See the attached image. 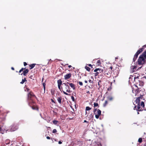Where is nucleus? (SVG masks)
Masks as SVG:
<instances>
[{"mask_svg": "<svg viewBox=\"0 0 146 146\" xmlns=\"http://www.w3.org/2000/svg\"><path fill=\"white\" fill-rule=\"evenodd\" d=\"M144 50V48H141L139 49V50H138L137 51V52L135 54H137V55H139L140 53L142 52L143 50Z\"/></svg>", "mask_w": 146, "mask_h": 146, "instance_id": "obj_11", "label": "nucleus"}, {"mask_svg": "<svg viewBox=\"0 0 146 146\" xmlns=\"http://www.w3.org/2000/svg\"><path fill=\"white\" fill-rule=\"evenodd\" d=\"M108 104V102L107 100L105 101L104 103L103 104V106L104 107H106Z\"/></svg>", "mask_w": 146, "mask_h": 146, "instance_id": "obj_28", "label": "nucleus"}, {"mask_svg": "<svg viewBox=\"0 0 146 146\" xmlns=\"http://www.w3.org/2000/svg\"><path fill=\"white\" fill-rule=\"evenodd\" d=\"M138 56V55L137 54H135L134 55V57L133 59V61L134 62H135Z\"/></svg>", "mask_w": 146, "mask_h": 146, "instance_id": "obj_14", "label": "nucleus"}, {"mask_svg": "<svg viewBox=\"0 0 146 146\" xmlns=\"http://www.w3.org/2000/svg\"><path fill=\"white\" fill-rule=\"evenodd\" d=\"M136 87H137V88H138V87H137V86L136 85Z\"/></svg>", "mask_w": 146, "mask_h": 146, "instance_id": "obj_58", "label": "nucleus"}, {"mask_svg": "<svg viewBox=\"0 0 146 146\" xmlns=\"http://www.w3.org/2000/svg\"><path fill=\"white\" fill-rule=\"evenodd\" d=\"M108 99L109 100L111 101L113 100V98L111 96H109L108 97Z\"/></svg>", "mask_w": 146, "mask_h": 146, "instance_id": "obj_30", "label": "nucleus"}, {"mask_svg": "<svg viewBox=\"0 0 146 146\" xmlns=\"http://www.w3.org/2000/svg\"><path fill=\"white\" fill-rule=\"evenodd\" d=\"M85 68L86 70L88 71H90V68L86 66L85 67Z\"/></svg>", "mask_w": 146, "mask_h": 146, "instance_id": "obj_24", "label": "nucleus"}, {"mask_svg": "<svg viewBox=\"0 0 146 146\" xmlns=\"http://www.w3.org/2000/svg\"><path fill=\"white\" fill-rule=\"evenodd\" d=\"M2 126H1V125H0V133H1L3 134V131L2 130Z\"/></svg>", "mask_w": 146, "mask_h": 146, "instance_id": "obj_31", "label": "nucleus"}, {"mask_svg": "<svg viewBox=\"0 0 146 146\" xmlns=\"http://www.w3.org/2000/svg\"><path fill=\"white\" fill-rule=\"evenodd\" d=\"M71 75H72L71 73L67 74L64 76L65 79L67 80V79H69V78L71 77Z\"/></svg>", "mask_w": 146, "mask_h": 146, "instance_id": "obj_12", "label": "nucleus"}, {"mask_svg": "<svg viewBox=\"0 0 146 146\" xmlns=\"http://www.w3.org/2000/svg\"><path fill=\"white\" fill-rule=\"evenodd\" d=\"M57 131L55 129H54L53 130V131H52V133H56L57 132Z\"/></svg>", "mask_w": 146, "mask_h": 146, "instance_id": "obj_36", "label": "nucleus"}, {"mask_svg": "<svg viewBox=\"0 0 146 146\" xmlns=\"http://www.w3.org/2000/svg\"><path fill=\"white\" fill-rule=\"evenodd\" d=\"M100 116V115H98L96 114L95 115L96 118L97 119H98L99 118Z\"/></svg>", "mask_w": 146, "mask_h": 146, "instance_id": "obj_38", "label": "nucleus"}, {"mask_svg": "<svg viewBox=\"0 0 146 146\" xmlns=\"http://www.w3.org/2000/svg\"><path fill=\"white\" fill-rule=\"evenodd\" d=\"M78 83L79 84L80 86H82L83 85V83L82 82L80 81L78 82Z\"/></svg>", "mask_w": 146, "mask_h": 146, "instance_id": "obj_34", "label": "nucleus"}, {"mask_svg": "<svg viewBox=\"0 0 146 146\" xmlns=\"http://www.w3.org/2000/svg\"><path fill=\"white\" fill-rule=\"evenodd\" d=\"M136 67L135 66H131V68L133 70V71L134 72L135 71Z\"/></svg>", "mask_w": 146, "mask_h": 146, "instance_id": "obj_21", "label": "nucleus"}, {"mask_svg": "<svg viewBox=\"0 0 146 146\" xmlns=\"http://www.w3.org/2000/svg\"><path fill=\"white\" fill-rule=\"evenodd\" d=\"M23 63H24V65L25 66H26L27 65V63L25 62H24Z\"/></svg>", "mask_w": 146, "mask_h": 146, "instance_id": "obj_41", "label": "nucleus"}, {"mask_svg": "<svg viewBox=\"0 0 146 146\" xmlns=\"http://www.w3.org/2000/svg\"><path fill=\"white\" fill-rule=\"evenodd\" d=\"M97 114L98 115H101V111L99 109H98L97 110Z\"/></svg>", "mask_w": 146, "mask_h": 146, "instance_id": "obj_20", "label": "nucleus"}, {"mask_svg": "<svg viewBox=\"0 0 146 146\" xmlns=\"http://www.w3.org/2000/svg\"><path fill=\"white\" fill-rule=\"evenodd\" d=\"M84 123H85V122H87V123L88 122V121H86V120H84Z\"/></svg>", "mask_w": 146, "mask_h": 146, "instance_id": "obj_50", "label": "nucleus"}, {"mask_svg": "<svg viewBox=\"0 0 146 146\" xmlns=\"http://www.w3.org/2000/svg\"><path fill=\"white\" fill-rule=\"evenodd\" d=\"M68 67L69 68H71V67H72V66L70 65H69L68 66Z\"/></svg>", "mask_w": 146, "mask_h": 146, "instance_id": "obj_51", "label": "nucleus"}, {"mask_svg": "<svg viewBox=\"0 0 146 146\" xmlns=\"http://www.w3.org/2000/svg\"><path fill=\"white\" fill-rule=\"evenodd\" d=\"M63 84L64 85L61 87L62 91L64 94L66 95L70 96V94H68L65 92V91H66V92L68 93H70L71 92L70 87L67 83H63Z\"/></svg>", "mask_w": 146, "mask_h": 146, "instance_id": "obj_2", "label": "nucleus"}, {"mask_svg": "<svg viewBox=\"0 0 146 146\" xmlns=\"http://www.w3.org/2000/svg\"><path fill=\"white\" fill-rule=\"evenodd\" d=\"M46 138H47V139H50V137H49V136H47V137H46ZM52 139V138H51V139Z\"/></svg>", "mask_w": 146, "mask_h": 146, "instance_id": "obj_40", "label": "nucleus"}, {"mask_svg": "<svg viewBox=\"0 0 146 146\" xmlns=\"http://www.w3.org/2000/svg\"><path fill=\"white\" fill-rule=\"evenodd\" d=\"M145 59L141 55L137 61L138 64L139 65H141L144 64L145 63Z\"/></svg>", "mask_w": 146, "mask_h": 146, "instance_id": "obj_5", "label": "nucleus"}, {"mask_svg": "<svg viewBox=\"0 0 146 146\" xmlns=\"http://www.w3.org/2000/svg\"><path fill=\"white\" fill-rule=\"evenodd\" d=\"M142 139L141 138H140L139 139L138 141L139 143H141L142 142Z\"/></svg>", "mask_w": 146, "mask_h": 146, "instance_id": "obj_33", "label": "nucleus"}, {"mask_svg": "<svg viewBox=\"0 0 146 146\" xmlns=\"http://www.w3.org/2000/svg\"><path fill=\"white\" fill-rule=\"evenodd\" d=\"M36 64H33L30 65H29V66L30 67V69L31 70L35 66Z\"/></svg>", "mask_w": 146, "mask_h": 146, "instance_id": "obj_15", "label": "nucleus"}, {"mask_svg": "<svg viewBox=\"0 0 146 146\" xmlns=\"http://www.w3.org/2000/svg\"><path fill=\"white\" fill-rule=\"evenodd\" d=\"M139 114V112H137V114Z\"/></svg>", "mask_w": 146, "mask_h": 146, "instance_id": "obj_57", "label": "nucleus"}, {"mask_svg": "<svg viewBox=\"0 0 146 146\" xmlns=\"http://www.w3.org/2000/svg\"><path fill=\"white\" fill-rule=\"evenodd\" d=\"M66 65H68V64H66Z\"/></svg>", "mask_w": 146, "mask_h": 146, "instance_id": "obj_60", "label": "nucleus"}, {"mask_svg": "<svg viewBox=\"0 0 146 146\" xmlns=\"http://www.w3.org/2000/svg\"><path fill=\"white\" fill-rule=\"evenodd\" d=\"M29 70L28 69H27L26 70H25L21 74V75L23 74L24 76H26L27 75V74L29 72Z\"/></svg>", "mask_w": 146, "mask_h": 146, "instance_id": "obj_13", "label": "nucleus"}, {"mask_svg": "<svg viewBox=\"0 0 146 146\" xmlns=\"http://www.w3.org/2000/svg\"><path fill=\"white\" fill-rule=\"evenodd\" d=\"M61 100L62 97H58L57 98V100L58 102L59 103H60V104H61L62 103Z\"/></svg>", "mask_w": 146, "mask_h": 146, "instance_id": "obj_16", "label": "nucleus"}, {"mask_svg": "<svg viewBox=\"0 0 146 146\" xmlns=\"http://www.w3.org/2000/svg\"><path fill=\"white\" fill-rule=\"evenodd\" d=\"M94 108H96V107L99 106V105L98 103H94Z\"/></svg>", "mask_w": 146, "mask_h": 146, "instance_id": "obj_29", "label": "nucleus"}, {"mask_svg": "<svg viewBox=\"0 0 146 146\" xmlns=\"http://www.w3.org/2000/svg\"><path fill=\"white\" fill-rule=\"evenodd\" d=\"M97 109H96V108L94 109V113H95V112L96 111H97Z\"/></svg>", "mask_w": 146, "mask_h": 146, "instance_id": "obj_43", "label": "nucleus"}, {"mask_svg": "<svg viewBox=\"0 0 146 146\" xmlns=\"http://www.w3.org/2000/svg\"><path fill=\"white\" fill-rule=\"evenodd\" d=\"M87 93H89V91L87 92Z\"/></svg>", "mask_w": 146, "mask_h": 146, "instance_id": "obj_56", "label": "nucleus"}, {"mask_svg": "<svg viewBox=\"0 0 146 146\" xmlns=\"http://www.w3.org/2000/svg\"><path fill=\"white\" fill-rule=\"evenodd\" d=\"M140 98L141 99V96L138 97L136 98L135 101V103L137 104V105L135 106L134 109L135 110V108L137 107V108L136 109V110L137 111H141L143 110V109H142V108H141L140 107Z\"/></svg>", "mask_w": 146, "mask_h": 146, "instance_id": "obj_3", "label": "nucleus"}, {"mask_svg": "<svg viewBox=\"0 0 146 146\" xmlns=\"http://www.w3.org/2000/svg\"><path fill=\"white\" fill-rule=\"evenodd\" d=\"M18 128L17 125L13 124L11 126V131H14L17 130Z\"/></svg>", "mask_w": 146, "mask_h": 146, "instance_id": "obj_8", "label": "nucleus"}, {"mask_svg": "<svg viewBox=\"0 0 146 146\" xmlns=\"http://www.w3.org/2000/svg\"><path fill=\"white\" fill-rule=\"evenodd\" d=\"M92 109L91 108H90L89 106H87L86 108V111H89L91 110Z\"/></svg>", "mask_w": 146, "mask_h": 146, "instance_id": "obj_26", "label": "nucleus"}, {"mask_svg": "<svg viewBox=\"0 0 146 146\" xmlns=\"http://www.w3.org/2000/svg\"><path fill=\"white\" fill-rule=\"evenodd\" d=\"M144 47L146 48V44L143 46L142 47V48H144Z\"/></svg>", "mask_w": 146, "mask_h": 146, "instance_id": "obj_47", "label": "nucleus"}, {"mask_svg": "<svg viewBox=\"0 0 146 146\" xmlns=\"http://www.w3.org/2000/svg\"><path fill=\"white\" fill-rule=\"evenodd\" d=\"M34 98L37 100V98L33 92L31 91L28 94L27 100L28 105H32V104L35 103V102L34 101Z\"/></svg>", "mask_w": 146, "mask_h": 146, "instance_id": "obj_1", "label": "nucleus"}, {"mask_svg": "<svg viewBox=\"0 0 146 146\" xmlns=\"http://www.w3.org/2000/svg\"><path fill=\"white\" fill-rule=\"evenodd\" d=\"M58 89L61 91H62L61 90V85H58Z\"/></svg>", "mask_w": 146, "mask_h": 146, "instance_id": "obj_39", "label": "nucleus"}, {"mask_svg": "<svg viewBox=\"0 0 146 146\" xmlns=\"http://www.w3.org/2000/svg\"><path fill=\"white\" fill-rule=\"evenodd\" d=\"M109 69H110V72L111 73L113 71V70L115 69V67L114 66H111L110 67Z\"/></svg>", "mask_w": 146, "mask_h": 146, "instance_id": "obj_18", "label": "nucleus"}, {"mask_svg": "<svg viewBox=\"0 0 146 146\" xmlns=\"http://www.w3.org/2000/svg\"><path fill=\"white\" fill-rule=\"evenodd\" d=\"M57 83L58 85H61L62 84V81L61 79H59L57 81Z\"/></svg>", "mask_w": 146, "mask_h": 146, "instance_id": "obj_17", "label": "nucleus"}, {"mask_svg": "<svg viewBox=\"0 0 146 146\" xmlns=\"http://www.w3.org/2000/svg\"><path fill=\"white\" fill-rule=\"evenodd\" d=\"M51 101L52 102H53V103H55L54 101V100L52 99H51Z\"/></svg>", "mask_w": 146, "mask_h": 146, "instance_id": "obj_44", "label": "nucleus"}, {"mask_svg": "<svg viewBox=\"0 0 146 146\" xmlns=\"http://www.w3.org/2000/svg\"><path fill=\"white\" fill-rule=\"evenodd\" d=\"M84 82H85L86 83H88V81L87 80H85L84 81Z\"/></svg>", "mask_w": 146, "mask_h": 146, "instance_id": "obj_52", "label": "nucleus"}, {"mask_svg": "<svg viewBox=\"0 0 146 146\" xmlns=\"http://www.w3.org/2000/svg\"><path fill=\"white\" fill-rule=\"evenodd\" d=\"M11 69L13 70H15L14 68L13 67H12L11 68Z\"/></svg>", "mask_w": 146, "mask_h": 146, "instance_id": "obj_49", "label": "nucleus"}, {"mask_svg": "<svg viewBox=\"0 0 146 146\" xmlns=\"http://www.w3.org/2000/svg\"><path fill=\"white\" fill-rule=\"evenodd\" d=\"M58 122V121L56 120H54L53 121V123L54 124H56Z\"/></svg>", "mask_w": 146, "mask_h": 146, "instance_id": "obj_32", "label": "nucleus"}, {"mask_svg": "<svg viewBox=\"0 0 146 146\" xmlns=\"http://www.w3.org/2000/svg\"><path fill=\"white\" fill-rule=\"evenodd\" d=\"M97 65L99 66L101 64V62L100 60H98L97 62Z\"/></svg>", "mask_w": 146, "mask_h": 146, "instance_id": "obj_22", "label": "nucleus"}, {"mask_svg": "<svg viewBox=\"0 0 146 146\" xmlns=\"http://www.w3.org/2000/svg\"><path fill=\"white\" fill-rule=\"evenodd\" d=\"M141 106V107H143V108H144L145 106V104L143 102H142L141 103V104L140 105V106Z\"/></svg>", "mask_w": 146, "mask_h": 146, "instance_id": "obj_23", "label": "nucleus"}, {"mask_svg": "<svg viewBox=\"0 0 146 146\" xmlns=\"http://www.w3.org/2000/svg\"><path fill=\"white\" fill-rule=\"evenodd\" d=\"M33 75H31V76L30 77V78H31V79H32L33 78Z\"/></svg>", "mask_w": 146, "mask_h": 146, "instance_id": "obj_48", "label": "nucleus"}, {"mask_svg": "<svg viewBox=\"0 0 146 146\" xmlns=\"http://www.w3.org/2000/svg\"><path fill=\"white\" fill-rule=\"evenodd\" d=\"M94 71L96 72L94 73L95 76H98L99 74H100V76H102V73H103V70L102 69L100 68H96L94 70Z\"/></svg>", "mask_w": 146, "mask_h": 146, "instance_id": "obj_4", "label": "nucleus"}, {"mask_svg": "<svg viewBox=\"0 0 146 146\" xmlns=\"http://www.w3.org/2000/svg\"><path fill=\"white\" fill-rule=\"evenodd\" d=\"M135 78H136V77H134V79H135Z\"/></svg>", "mask_w": 146, "mask_h": 146, "instance_id": "obj_59", "label": "nucleus"}, {"mask_svg": "<svg viewBox=\"0 0 146 146\" xmlns=\"http://www.w3.org/2000/svg\"><path fill=\"white\" fill-rule=\"evenodd\" d=\"M62 142L60 141H59V142H58V144H61L62 143Z\"/></svg>", "mask_w": 146, "mask_h": 146, "instance_id": "obj_45", "label": "nucleus"}, {"mask_svg": "<svg viewBox=\"0 0 146 146\" xmlns=\"http://www.w3.org/2000/svg\"><path fill=\"white\" fill-rule=\"evenodd\" d=\"M10 143V141L9 139H7L5 141V143L6 145Z\"/></svg>", "mask_w": 146, "mask_h": 146, "instance_id": "obj_25", "label": "nucleus"}, {"mask_svg": "<svg viewBox=\"0 0 146 146\" xmlns=\"http://www.w3.org/2000/svg\"><path fill=\"white\" fill-rule=\"evenodd\" d=\"M55 141H57V139H54Z\"/></svg>", "mask_w": 146, "mask_h": 146, "instance_id": "obj_53", "label": "nucleus"}, {"mask_svg": "<svg viewBox=\"0 0 146 146\" xmlns=\"http://www.w3.org/2000/svg\"><path fill=\"white\" fill-rule=\"evenodd\" d=\"M44 87V90H45V86H44V87Z\"/></svg>", "mask_w": 146, "mask_h": 146, "instance_id": "obj_55", "label": "nucleus"}, {"mask_svg": "<svg viewBox=\"0 0 146 146\" xmlns=\"http://www.w3.org/2000/svg\"><path fill=\"white\" fill-rule=\"evenodd\" d=\"M32 104V105H28L32 108L33 110H36L38 111V108L37 105H35L36 103H35Z\"/></svg>", "mask_w": 146, "mask_h": 146, "instance_id": "obj_7", "label": "nucleus"}, {"mask_svg": "<svg viewBox=\"0 0 146 146\" xmlns=\"http://www.w3.org/2000/svg\"><path fill=\"white\" fill-rule=\"evenodd\" d=\"M67 84L68 85H69L70 87L72 88L73 90H75L76 89V86L74 84L71 83H70L69 82H67Z\"/></svg>", "mask_w": 146, "mask_h": 146, "instance_id": "obj_9", "label": "nucleus"}, {"mask_svg": "<svg viewBox=\"0 0 146 146\" xmlns=\"http://www.w3.org/2000/svg\"><path fill=\"white\" fill-rule=\"evenodd\" d=\"M71 99H72V101L73 102H75V99H74V97H73V96H71Z\"/></svg>", "mask_w": 146, "mask_h": 146, "instance_id": "obj_35", "label": "nucleus"}, {"mask_svg": "<svg viewBox=\"0 0 146 146\" xmlns=\"http://www.w3.org/2000/svg\"><path fill=\"white\" fill-rule=\"evenodd\" d=\"M27 81V80H26V78H25L24 79H23L22 80V81L20 82V84H23L24 83V82Z\"/></svg>", "mask_w": 146, "mask_h": 146, "instance_id": "obj_19", "label": "nucleus"}, {"mask_svg": "<svg viewBox=\"0 0 146 146\" xmlns=\"http://www.w3.org/2000/svg\"><path fill=\"white\" fill-rule=\"evenodd\" d=\"M26 69H27L25 68H22L21 70H20L19 72V73H21L22 71H23V70H26Z\"/></svg>", "mask_w": 146, "mask_h": 146, "instance_id": "obj_27", "label": "nucleus"}, {"mask_svg": "<svg viewBox=\"0 0 146 146\" xmlns=\"http://www.w3.org/2000/svg\"><path fill=\"white\" fill-rule=\"evenodd\" d=\"M143 78H145V79H146V76H144L143 77Z\"/></svg>", "mask_w": 146, "mask_h": 146, "instance_id": "obj_54", "label": "nucleus"}, {"mask_svg": "<svg viewBox=\"0 0 146 146\" xmlns=\"http://www.w3.org/2000/svg\"><path fill=\"white\" fill-rule=\"evenodd\" d=\"M89 66L91 67L92 68V66L91 64H88V65Z\"/></svg>", "mask_w": 146, "mask_h": 146, "instance_id": "obj_42", "label": "nucleus"}, {"mask_svg": "<svg viewBox=\"0 0 146 146\" xmlns=\"http://www.w3.org/2000/svg\"><path fill=\"white\" fill-rule=\"evenodd\" d=\"M43 87H44V86H45V85H46V84L45 83H43Z\"/></svg>", "mask_w": 146, "mask_h": 146, "instance_id": "obj_46", "label": "nucleus"}, {"mask_svg": "<svg viewBox=\"0 0 146 146\" xmlns=\"http://www.w3.org/2000/svg\"><path fill=\"white\" fill-rule=\"evenodd\" d=\"M113 71L114 74L115 76L118 75L119 73V70L118 67H115V69L113 70Z\"/></svg>", "mask_w": 146, "mask_h": 146, "instance_id": "obj_6", "label": "nucleus"}, {"mask_svg": "<svg viewBox=\"0 0 146 146\" xmlns=\"http://www.w3.org/2000/svg\"><path fill=\"white\" fill-rule=\"evenodd\" d=\"M144 84V83L143 81L139 80L138 82H137L136 84L138 85L140 87H142L143 86Z\"/></svg>", "mask_w": 146, "mask_h": 146, "instance_id": "obj_10", "label": "nucleus"}, {"mask_svg": "<svg viewBox=\"0 0 146 146\" xmlns=\"http://www.w3.org/2000/svg\"><path fill=\"white\" fill-rule=\"evenodd\" d=\"M88 81L89 82V83H92V84H93V81L92 80H88Z\"/></svg>", "mask_w": 146, "mask_h": 146, "instance_id": "obj_37", "label": "nucleus"}]
</instances>
